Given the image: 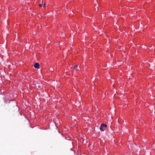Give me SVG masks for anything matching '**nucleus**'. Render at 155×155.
Wrapping results in <instances>:
<instances>
[{
  "mask_svg": "<svg viewBox=\"0 0 155 155\" xmlns=\"http://www.w3.org/2000/svg\"><path fill=\"white\" fill-rule=\"evenodd\" d=\"M42 5H43L42 4H39V6H40V7H42Z\"/></svg>",
  "mask_w": 155,
  "mask_h": 155,
  "instance_id": "5",
  "label": "nucleus"
},
{
  "mask_svg": "<svg viewBox=\"0 0 155 155\" xmlns=\"http://www.w3.org/2000/svg\"><path fill=\"white\" fill-rule=\"evenodd\" d=\"M45 5H46V4H45V3H44V6H43V7H45Z\"/></svg>",
  "mask_w": 155,
  "mask_h": 155,
  "instance_id": "6",
  "label": "nucleus"
},
{
  "mask_svg": "<svg viewBox=\"0 0 155 155\" xmlns=\"http://www.w3.org/2000/svg\"><path fill=\"white\" fill-rule=\"evenodd\" d=\"M41 86L39 84H37L36 85V87L38 88H40L41 87Z\"/></svg>",
  "mask_w": 155,
  "mask_h": 155,
  "instance_id": "3",
  "label": "nucleus"
},
{
  "mask_svg": "<svg viewBox=\"0 0 155 155\" xmlns=\"http://www.w3.org/2000/svg\"><path fill=\"white\" fill-rule=\"evenodd\" d=\"M74 68L75 69H76L78 67V65H76L74 66Z\"/></svg>",
  "mask_w": 155,
  "mask_h": 155,
  "instance_id": "4",
  "label": "nucleus"
},
{
  "mask_svg": "<svg viewBox=\"0 0 155 155\" xmlns=\"http://www.w3.org/2000/svg\"><path fill=\"white\" fill-rule=\"evenodd\" d=\"M40 64L38 63H36L34 65L35 68H36L38 69L39 68Z\"/></svg>",
  "mask_w": 155,
  "mask_h": 155,
  "instance_id": "2",
  "label": "nucleus"
},
{
  "mask_svg": "<svg viewBox=\"0 0 155 155\" xmlns=\"http://www.w3.org/2000/svg\"><path fill=\"white\" fill-rule=\"evenodd\" d=\"M107 125L106 124H101L100 128V130L102 131H104L107 127Z\"/></svg>",
  "mask_w": 155,
  "mask_h": 155,
  "instance_id": "1",
  "label": "nucleus"
}]
</instances>
